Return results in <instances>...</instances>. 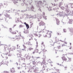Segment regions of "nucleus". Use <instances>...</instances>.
Here are the masks:
<instances>
[{"instance_id":"39448f33","label":"nucleus","mask_w":73,"mask_h":73,"mask_svg":"<svg viewBox=\"0 0 73 73\" xmlns=\"http://www.w3.org/2000/svg\"><path fill=\"white\" fill-rule=\"evenodd\" d=\"M62 58L63 61H66L67 62V59L65 56H63V57H62Z\"/></svg>"},{"instance_id":"dca6fc26","label":"nucleus","mask_w":73,"mask_h":73,"mask_svg":"<svg viewBox=\"0 0 73 73\" xmlns=\"http://www.w3.org/2000/svg\"><path fill=\"white\" fill-rule=\"evenodd\" d=\"M36 53H38V49H36L35 50Z\"/></svg>"},{"instance_id":"423d86ee","label":"nucleus","mask_w":73,"mask_h":73,"mask_svg":"<svg viewBox=\"0 0 73 73\" xmlns=\"http://www.w3.org/2000/svg\"><path fill=\"white\" fill-rule=\"evenodd\" d=\"M44 24H45V23H44L43 22V21H41L40 23H39V25L40 26H42V25H44Z\"/></svg>"},{"instance_id":"09e8293b","label":"nucleus","mask_w":73,"mask_h":73,"mask_svg":"<svg viewBox=\"0 0 73 73\" xmlns=\"http://www.w3.org/2000/svg\"><path fill=\"white\" fill-rule=\"evenodd\" d=\"M44 57H45V58H46V56H44Z\"/></svg>"},{"instance_id":"5701e85b","label":"nucleus","mask_w":73,"mask_h":73,"mask_svg":"<svg viewBox=\"0 0 73 73\" xmlns=\"http://www.w3.org/2000/svg\"><path fill=\"white\" fill-rule=\"evenodd\" d=\"M33 48H32L31 47H30L29 48V50H33Z\"/></svg>"},{"instance_id":"bf43d9fd","label":"nucleus","mask_w":73,"mask_h":73,"mask_svg":"<svg viewBox=\"0 0 73 73\" xmlns=\"http://www.w3.org/2000/svg\"><path fill=\"white\" fill-rule=\"evenodd\" d=\"M58 0H57V1H58Z\"/></svg>"},{"instance_id":"4d7b16f0","label":"nucleus","mask_w":73,"mask_h":73,"mask_svg":"<svg viewBox=\"0 0 73 73\" xmlns=\"http://www.w3.org/2000/svg\"><path fill=\"white\" fill-rule=\"evenodd\" d=\"M18 21H19V20H18Z\"/></svg>"},{"instance_id":"b1692460","label":"nucleus","mask_w":73,"mask_h":73,"mask_svg":"<svg viewBox=\"0 0 73 73\" xmlns=\"http://www.w3.org/2000/svg\"><path fill=\"white\" fill-rule=\"evenodd\" d=\"M60 8L61 9H62L63 10L64 9V7H61Z\"/></svg>"},{"instance_id":"6ab92c4d","label":"nucleus","mask_w":73,"mask_h":73,"mask_svg":"<svg viewBox=\"0 0 73 73\" xmlns=\"http://www.w3.org/2000/svg\"><path fill=\"white\" fill-rule=\"evenodd\" d=\"M33 65H35L36 64V62H35V60H34V62H33Z\"/></svg>"},{"instance_id":"49530a36","label":"nucleus","mask_w":73,"mask_h":73,"mask_svg":"<svg viewBox=\"0 0 73 73\" xmlns=\"http://www.w3.org/2000/svg\"><path fill=\"white\" fill-rule=\"evenodd\" d=\"M70 45H71V44H72V43H70Z\"/></svg>"},{"instance_id":"9b49d317","label":"nucleus","mask_w":73,"mask_h":73,"mask_svg":"<svg viewBox=\"0 0 73 73\" xmlns=\"http://www.w3.org/2000/svg\"><path fill=\"white\" fill-rule=\"evenodd\" d=\"M5 17H10V15H8V14H6L5 15Z\"/></svg>"},{"instance_id":"c03bdc74","label":"nucleus","mask_w":73,"mask_h":73,"mask_svg":"<svg viewBox=\"0 0 73 73\" xmlns=\"http://www.w3.org/2000/svg\"><path fill=\"white\" fill-rule=\"evenodd\" d=\"M56 71H57V72H58L59 70H56Z\"/></svg>"},{"instance_id":"37998d69","label":"nucleus","mask_w":73,"mask_h":73,"mask_svg":"<svg viewBox=\"0 0 73 73\" xmlns=\"http://www.w3.org/2000/svg\"><path fill=\"white\" fill-rule=\"evenodd\" d=\"M65 69H66V68H67V67H65Z\"/></svg>"},{"instance_id":"2eb2a0df","label":"nucleus","mask_w":73,"mask_h":73,"mask_svg":"<svg viewBox=\"0 0 73 73\" xmlns=\"http://www.w3.org/2000/svg\"><path fill=\"white\" fill-rule=\"evenodd\" d=\"M68 60H67V62L68 61H71V58H68Z\"/></svg>"},{"instance_id":"a878e982","label":"nucleus","mask_w":73,"mask_h":73,"mask_svg":"<svg viewBox=\"0 0 73 73\" xmlns=\"http://www.w3.org/2000/svg\"><path fill=\"white\" fill-rule=\"evenodd\" d=\"M63 31L64 32H66V29H63Z\"/></svg>"},{"instance_id":"393cba45","label":"nucleus","mask_w":73,"mask_h":73,"mask_svg":"<svg viewBox=\"0 0 73 73\" xmlns=\"http://www.w3.org/2000/svg\"><path fill=\"white\" fill-rule=\"evenodd\" d=\"M43 17L44 18V19H46V16H43Z\"/></svg>"},{"instance_id":"f03ea898","label":"nucleus","mask_w":73,"mask_h":73,"mask_svg":"<svg viewBox=\"0 0 73 73\" xmlns=\"http://www.w3.org/2000/svg\"><path fill=\"white\" fill-rule=\"evenodd\" d=\"M49 31H48V32H47L46 33V35L47 36V37H48V38H50L51 37V36H52V34L51 33H49Z\"/></svg>"},{"instance_id":"a211bd4d","label":"nucleus","mask_w":73,"mask_h":73,"mask_svg":"<svg viewBox=\"0 0 73 73\" xmlns=\"http://www.w3.org/2000/svg\"><path fill=\"white\" fill-rule=\"evenodd\" d=\"M8 59V57L7 56H5L4 58V60H7Z\"/></svg>"},{"instance_id":"1a4fd4ad","label":"nucleus","mask_w":73,"mask_h":73,"mask_svg":"<svg viewBox=\"0 0 73 73\" xmlns=\"http://www.w3.org/2000/svg\"><path fill=\"white\" fill-rule=\"evenodd\" d=\"M24 24H25V25H26V26L27 29H28V28H29V25H28V24H27V23H26L25 22L24 23Z\"/></svg>"},{"instance_id":"473e14b6","label":"nucleus","mask_w":73,"mask_h":73,"mask_svg":"<svg viewBox=\"0 0 73 73\" xmlns=\"http://www.w3.org/2000/svg\"><path fill=\"white\" fill-rule=\"evenodd\" d=\"M18 69H21V67H18Z\"/></svg>"},{"instance_id":"bb28decb","label":"nucleus","mask_w":73,"mask_h":73,"mask_svg":"<svg viewBox=\"0 0 73 73\" xmlns=\"http://www.w3.org/2000/svg\"><path fill=\"white\" fill-rule=\"evenodd\" d=\"M66 46V45L65 44H63L62 45V46Z\"/></svg>"},{"instance_id":"c756f323","label":"nucleus","mask_w":73,"mask_h":73,"mask_svg":"<svg viewBox=\"0 0 73 73\" xmlns=\"http://www.w3.org/2000/svg\"><path fill=\"white\" fill-rule=\"evenodd\" d=\"M57 35H61V33H57Z\"/></svg>"},{"instance_id":"c85d7f7f","label":"nucleus","mask_w":73,"mask_h":73,"mask_svg":"<svg viewBox=\"0 0 73 73\" xmlns=\"http://www.w3.org/2000/svg\"><path fill=\"white\" fill-rule=\"evenodd\" d=\"M19 44L17 45V48H20V46H19Z\"/></svg>"},{"instance_id":"58836bf2","label":"nucleus","mask_w":73,"mask_h":73,"mask_svg":"<svg viewBox=\"0 0 73 73\" xmlns=\"http://www.w3.org/2000/svg\"><path fill=\"white\" fill-rule=\"evenodd\" d=\"M43 15H45V13H43Z\"/></svg>"},{"instance_id":"f257e3e1","label":"nucleus","mask_w":73,"mask_h":73,"mask_svg":"<svg viewBox=\"0 0 73 73\" xmlns=\"http://www.w3.org/2000/svg\"><path fill=\"white\" fill-rule=\"evenodd\" d=\"M23 36H21V33L19 32L18 34V36H16L15 37H14L15 39L16 40H20L21 38H23Z\"/></svg>"},{"instance_id":"4c0bfd02","label":"nucleus","mask_w":73,"mask_h":73,"mask_svg":"<svg viewBox=\"0 0 73 73\" xmlns=\"http://www.w3.org/2000/svg\"><path fill=\"white\" fill-rule=\"evenodd\" d=\"M41 36V35H39V37H40Z\"/></svg>"},{"instance_id":"f3484780","label":"nucleus","mask_w":73,"mask_h":73,"mask_svg":"<svg viewBox=\"0 0 73 73\" xmlns=\"http://www.w3.org/2000/svg\"><path fill=\"white\" fill-rule=\"evenodd\" d=\"M42 63L43 64H44V65H46V62H45V61H43L42 62Z\"/></svg>"},{"instance_id":"8fccbe9b","label":"nucleus","mask_w":73,"mask_h":73,"mask_svg":"<svg viewBox=\"0 0 73 73\" xmlns=\"http://www.w3.org/2000/svg\"><path fill=\"white\" fill-rule=\"evenodd\" d=\"M32 62H34V61H33Z\"/></svg>"},{"instance_id":"ddd939ff","label":"nucleus","mask_w":73,"mask_h":73,"mask_svg":"<svg viewBox=\"0 0 73 73\" xmlns=\"http://www.w3.org/2000/svg\"><path fill=\"white\" fill-rule=\"evenodd\" d=\"M57 24L58 25H59L60 24V21L57 20Z\"/></svg>"},{"instance_id":"2f4dec72","label":"nucleus","mask_w":73,"mask_h":73,"mask_svg":"<svg viewBox=\"0 0 73 73\" xmlns=\"http://www.w3.org/2000/svg\"><path fill=\"white\" fill-rule=\"evenodd\" d=\"M10 31H12V28H10L9 29Z\"/></svg>"},{"instance_id":"4468645a","label":"nucleus","mask_w":73,"mask_h":73,"mask_svg":"<svg viewBox=\"0 0 73 73\" xmlns=\"http://www.w3.org/2000/svg\"><path fill=\"white\" fill-rule=\"evenodd\" d=\"M42 3V1H39L38 2V4H41V3Z\"/></svg>"},{"instance_id":"13d9d810","label":"nucleus","mask_w":73,"mask_h":73,"mask_svg":"<svg viewBox=\"0 0 73 73\" xmlns=\"http://www.w3.org/2000/svg\"><path fill=\"white\" fill-rule=\"evenodd\" d=\"M38 58H39V57H38Z\"/></svg>"},{"instance_id":"603ef678","label":"nucleus","mask_w":73,"mask_h":73,"mask_svg":"<svg viewBox=\"0 0 73 73\" xmlns=\"http://www.w3.org/2000/svg\"><path fill=\"white\" fill-rule=\"evenodd\" d=\"M12 39H14V38H12Z\"/></svg>"},{"instance_id":"5fc2aeb1","label":"nucleus","mask_w":73,"mask_h":73,"mask_svg":"<svg viewBox=\"0 0 73 73\" xmlns=\"http://www.w3.org/2000/svg\"><path fill=\"white\" fill-rule=\"evenodd\" d=\"M8 62H7V63H8Z\"/></svg>"},{"instance_id":"e433bc0d","label":"nucleus","mask_w":73,"mask_h":73,"mask_svg":"<svg viewBox=\"0 0 73 73\" xmlns=\"http://www.w3.org/2000/svg\"><path fill=\"white\" fill-rule=\"evenodd\" d=\"M32 58H35V57L33 56H32Z\"/></svg>"},{"instance_id":"aec40b11","label":"nucleus","mask_w":73,"mask_h":73,"mask_svg":"<svg viewBox=\"0 0 73 73\" xmlns=\"http://www.w3.org/2000/svg\"><path fill=\"white\" fill-rule=\"evenodd\" d=\"M23 47L25 49H26V48H27V47H26V46H25V45H23Z\"/></svg>"},{"instance_id":"c9c22d12","label":"nucleus","mask_w":73,"mask_h":73,"mask_svg":"<svg viewBox=\"0 0 73 73\" xmlns=\"http://www.w3.org/2000/svg\"><path fill=\"white\" fill-rule=\"evenodd\" d=\"M5 72H6V73H9V72L7 71H5Z\"/></svg>"},{"instance_id":"9d476101","label":"nucleus","mask_w":73,"mask_h":73,"mask_svg":"<svg viewBox=\"0 0 73 73\" xmlns=\"http://www.w3.org/2000/svg\"><path fill=\"white\" fill-rule=\"evenodd\" d=\"M38 32H36V33H34V35L35 36H38Z\"/></svg>"},{"instance_id":"4be33fe9","label":"nucleus","mask_w":73,"mask_h":73,"mask_svg":"<svg viewBox=\"0 0 73 73\" xmlns=\"http://www.w3.org/2000/svg\"><path fill=\"white\" fill-rule=\"evenodd\" d=\"M48 62H49V63H52V62H53L51 61V60H48Z\"/></svg>"},{"instance_id":"0eeeda50","label":"nucleus","mask_w":73,"mask_h":73,"mask_svg":"<svg viewBox=\"0 0 73 73\" xmlns=\"http://www.w3.org/2000/svg\"><path fill=\"white\" fill-rule=\"evenodd\" d=\"M26 44L27 45H31V46H32V44H31V42H28L26 43Z\"/></svg>"},{"instance_id":"a19ab883","label":"nucleus","mask_w":73,"mask_h":73,"mask_svg":"<svg viewBox=\"0 0 73 73\" xmlns=\"http://www.w3.org/2000/svg\"><path fill=\"white\" fill-rule=\"evenodd\" d=\"M44 44V42H42V43H41V44L42 45V44Z\"/></svg>"},{"instance_id":"79ce46f5","label":"nucleus","mask_w":73,"mask_h":73,"mask_svg":"<svg viewBox=\"0 0 73 73\" xmlns=\"http://www.w3.org/2000/svg\"><path fill=\"white\" fill-rule=\"evenodd\" d=\"M69 49H72V47H70Z\"/></svg>"},{"instance_id":"de8ad7c7","label":"nucleus","mask_w":73,"mask_h":73,"mask_svg":"<svg viewBox=\"0 0 73 73\" xmlns=\"http://www.w3.org/2000/svg\"><path fill=\"white\" fill-rule=\"evenodd\" d=\"M22 50H24V49H22Z\"/></svg>"},{"instance_id":"7c9ffc66","label":"nucleus","mask_w":73,"mask_h":73,"mask_svg":"<svg viewBox=\"0 0 73 73\" xmlns=\"http://www.w3.org/2000/svg\"><path fill=\"white\" fill-rule=\"evenodd\" d=\"M69 23L70 24H72V21L71 20L69 21Z\"/></svg>"},{"instance_id":"ea45409f","label":"nucleus","mask_w":73,"mask_h":73,"mask_svg":"<svg viewBox=\"0 0 73 73\" xmlns=\"http://www.w3.org/2000/svg\"><path fill=\"white\" fill-rule=\"evenodd\" d=\"M33 54H34V53H35V51H34L33 52Z\"/></svg>"},{"instance_id":"6e6552de","label":"nucleus","mask_w":73,"mask_h":73,"mask_svg":"<svg viewBox=\"0 0 73 73\" xmlns=\"http://www.w3.org/2000/svg\"><path fill=\"white\" fill-rule=\"evenodd\" d=\"M69 30L70 31H72V32H71V34L72 35H73V29L72 28H70L69 29Z\"/></svg>"},{"instance_id":"72a5a7b5","label":"nucleus","mask_w":73,"mask_h":73,"mask_svg":"<svg viewBox=\"0 0 73 73\" xmlns=\"http://www.w3.org/2000/svg\"><path fill=\"white\" fill-rule=\"evenodd\" d=\"M9 53H8V52H7L6 54H5L6 55H8V54Z\"/></svg>"},{"instance_id":"412c9836","label":"nucleus","mask_w":73,"mask_h":73,"mask_svg":"<svg viewBox=\"0 0 73 73\" xmlns=\"http://www.w3.org/2000/svg\"><path fill=\"white\" fill-rule=\"evenodd\" d=\"M19 27L20 28H22V27H23V26L22 25H19Z\"/></svg>"},{"instance_id":"7ed1b4c3","label":"nucleus","mask_w":73,"mask_h":73,"mask_svg":"<svg viewBox=\"0 0 73 73\" xmlns=\"http://www.w3.org/2000/svg\"><path fill=\"white\" fill-rule=\"evenodd\" d=\"M10 71L11 73H15L16 72L15 71V68H11Z\"/></svg>"},{"instance_id":"864d4df0","label":"nucleus","mask_w":73,"mask_h":73,"mask_svg":"<svg viewBox=\"0 0 73 73\" xmlns=\"http://www.w3.org/2000/svg\"><path fill=\"white\" fill-rule=\"evenodd\" d=\"M45 51H47V50H45Z\"/></svg>"},{"instance_id":"a18cd8bd","label":"nucleus","mask_w":73,"mask_h":73,"mask_svg":"<svg viewBox=\"0 0 73 73\" xmlns=\"http://www.w3.org/2000/svg\"><path fill=\"white\" fill-rule=\"evenodd\" d=\"M67 44V43H65V44Z\"/></svg>"},{"instance_id":"f704fd0d","label":"nucleus","mask_w":73,"mask_h":73,"mask_svg":"<svg viewBox=\"0 0 73 73\" xmlns=\"http://www.w3.org/2000/svg\"><path fill=\"white\" fill-rule=\"evenodd\" d=\"M8 56H11V54H10L9 53L8 54Z\"/></svg>"},{"instance_id":"cd10ccee","label":"nucleus","mask_w":73,"mask_h":73,"mask_svg":"<svg viewBox=\"0 0 73 73\" xmlns=\"http://www.w3.org/2000/svg\"><path fill=\"white\" fill-rule=\"evenodd\" d=\"M8 47V46L7 45H5L4 46V47L5 48H7Z\"/></svg>"},{"instance_id":"3c124183","label":"nucleus","mask_w":73,"mask_h":73,"mask_svg":"<svg viewBox=\"0 0 73 73\" xmlns=\"http://www.w3.org/2000/svg\"><path fill=\"white\" fill-rule=\"evenodd\" d=\"M16 25H14V27H15V26H16Z\"/></svg>"},{"instance_id":"6e6d98bb","label":"nucleus","mask_w":73,"mask_h":73,"mask_svg":"<svg viewBox=\"0 0 73 73\" xmlns=\"http://www.w3.org/2000/svg\"><path fill=\"white\" fill-rule=\"evenodd\" d=\"M18 19L19 20V19Z\"/></svg>"},{"instance_id":"20e7f679","label":"nucleus","mask_w":73,"mask_h":73,"mask_svg":"<svg viewBox=\"0 0 73 73\" xmlns=\"http://www.w3.org/2000/svg\"><path fill=\"white\" fill-rule=\"evenodd\" d=\"M16 32H17V33H18V31H10V32L12 34V35H15L16 34Z\"/></svg>"},{"instance_id":"f8f14e48","label":"nucleus","mask_w":73,"mask_h":73,"mask_svg":"<svg viewBox=\"0 0 73 73\" xmlns=\"http://www.w3.org/2000/svg\"><path fill=\"white\" fill-rule=\"evenodd\" d=\"M66 13H68L69 12V10L68 9H66Z\"/></svg>"}]
</instances>
